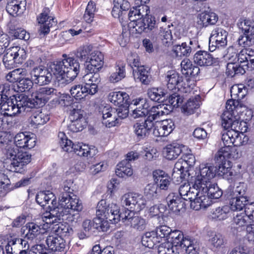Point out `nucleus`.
<instances>
[{
	"mask_svg": "<svg viewBox=\"0 0 254 254\" xmlns=\"http://www.w3.org/2000/svg\"><path fill=\"white\" fill-rule=\"evenodd\" d=\"M125 212L120 213V208L116 203L107 204L106 200H100L97 206V217L94 219V226L99 231L107 232L110 223L116 224L122 221Z\"/></svg>",
	"mask_w": 254,
	"mask_h": 254,
	"instance_id": "f257e3e1",
	"label": "nucleus"
},
{
	"mask_svg": "<svg viewBox=\"0 0 254 254\" xmlns=\"http://www.w3.org/2000/svg\"><path fill=\"white\" fill-rule=\"evenodd\" d=\"M216 169L213 166L202 164L199 171L194 177V186L204 192L210 199H218L222 195V191L215 183L211 182L215 176Z\"/></svg>",
	"mask_w": 254,
	"mask_h": 254,
	"instance_id": "f03ea898",
	"label": "nucleus"
},
{
	"mask_svg": "<svg viewBox=\"0 0 254 254\" xmlns=\"http://www.w3.org/2000/svg\"><path fill=\"white\" fill-rule=\"evenodd\" d=\"M242 104L236 100H228L226 104V110L222 116V126L226 129L230 128L229 130L236 132H242V126H245L246 123L240 122L239 117L236 115L240 108Z\"/></svg>",
	"mask_w": 254,
	"mask_h": 254,
	"instance_id": "7ed1b4c3",
	"label": "nucleus"
},
{
	"mask_svg": "<svg viewBox=\"0 0 254 254\" xmlns=\"http://www.w3.org/2000/svg\"><path fill=\"white\" fill-rule=\"evenodd\" d=\"M45 216V220L41 221L28 222L22 228L25 238L33 240L40 235L45 234L47 230L55 223L60 222L59 215L55 216V212Z\"/></svg>",
	"mask_w": 254,
	"mask_h": 254,
	"instance_id": "20e7f679",
	"label": "nucleus"
},
{
	"mask_svg": "<svg viewBox=\"0 0 254 254\" xmlns=\"http://www.w3.org/2000/svg\"><path fill=\"white\" fill-rule=\"evenodd\" d=\"M5 163L9 164V170L21 173L24 167L31 161V155L27 152H19L15 146H9L5 153Z\"/></svg>",
	"mask_w": 254,
	"mask_h": 254,
	"instance_id": "39448f33",
	"label": "nucleus"
},
{
	"mask_svg": "<svg viewBox=\"0 0 254 254\" xmlns=\"http://www.w3.org/2000/svg\"><path fill=\"white\" fill-rule=\"evenodd\" d=\"M248 140L247 137L242 132H236L233 130L225 131L222 135V140L224 146L218 151V155L228 157L230 155V146L234 145L240 146L244 144Z\"/></svg>",
	"mask_w": 254,
	"mask_h": 254,
	"instance_id": "423d86ee",
	"label": "nucleus"
},
{
	"mask_svg": "<svg viewBox=\"0 0 254 254\" xmlns=\"http://www.w3.org/2000/svg\"><path fill=\"white\" fill-rule=\"evenodd\" d=\"M61 220L60 222L53 224L54 227L52 228L57 234L48 236L46 239L48 248L53 251L62 252L65 247V241L59 235L66 233L68 229L61 223Z\"/></svg>",
	"mask_w": 254,
	"mask_h": 254,
	"instance_id": "0eeeda50",
	"label": "nucleus"
},
{
	"mask_svg": "<svg viewBox=\"0 0 254 254\" xmlns=\"http://www.w3.org/2000/svg\"><path fill=\"white\" fill-rule=\"evenodd\" d=\"M121 202L127 207V210L132 212H138L146 206V201L140 194L128 192L124 194L121 198Z\"/></svg>",
	"mask_w": 254,
	"mask_h": 254,
	"instance_id": "6e6552de",
	"label": "nucleus"
},
{
	"mask_svg": "<svg viewBox=\"0 0 254 254\" xmlns=\"http://www.w3.org/2000/svg\"><path fill=\"white\" fill-rule=\"evenodd\" d=\"M3 58V63L6 68L11 69L17 64H20L26 58V52L18 46L13 47L6 50Z\"/></svg>",
	"mask_w": 254,
	"mask_h": 254,
	"instance_id": "1a4fd4ad",
	"label": "nucleus"
},
{
	"mask_svg": "<svg viewBox=\"0 0 254 254\" xmlns=\"http://www.w3.org/2000/svg\"><path fill=\"white\" fill-rule=\"evenodd\" d=\"M59 211H63L61 216H64L69 210H73L77 212L81 211L83 209L82 204L78 197L74 195L72 196L68 194H63L59 198Z\"/></svg>",
	"mask_w": 254,
	"mask_h": 254,
	"instance_id": "9d476101",
	"label": "nucleus"
},
{
	"mask_svg": "<svg viewBox=\"0 0 254 254\" xmlns=\"http://www.w3.org/2000/svg\"><path fill=\"white\" fill-rule=\"evenodd\" d=\"M36 200L37 202L41 206H45L47 204L51 202V205H49L50 209V212L48 214H51L52 213L55 212V216L59 215V218H61V215H63V211H59V205H57V200L55 194L50 190H45L39 192L36 196Z\"/></svg>",
	"mask_w": 254,
	"mask_h": 254,
	"instance_id": "9b49d317",
	"label": "nucleus"
},
{
	"mask_svg": "<svg viewBox=\"0 0 254 254\" xmlns=\"http://www.w3.org/2000/svg\"><path fill=\"white\" fill-rule=\"evenodd\" d=\"M103 118V124L108 127H115L118 123V118L124 119L127 117V112L122 114L115 108H111L110 105H106L100 108V111Z\"/></svg>",
	"mask_w": 254,
	"mask_h": 254,
	"instance_id": "f8f14e48",
	"label": "nucleus"
},
{
	"mask_svg": "<svg viewBox=\"0 0 254 254\" xmlns=\"http://www.w3.org/2000/svg\"><path fill=\"white\" fill-rule=\"evenodd\" d=\"M228 32L221 27H216L211 32L209 38V49L213 52L216 48H223L227 44Z\"/></svg>",
	"mask_w": 254,
	"mask_h": 254,
	"instance_id": "ddd939ff",
	"label": "nucleus"
},
{
	"mask_svg": "<svg viewBox=\"0 0 254 254\" xmlns=\"http://www.w3.org/2000/svg\"><path fill=\"white\" fill-rule=\"evenodd\" d=\"M83 111L78 109H73L69 115L71 121L68 126L69 129L76 132L82 130L87 125L86 119L83 117Z\"/></svg>",
	"mask_w": 254,
	"mask_h": 254,
	"instance_id": "4468645a",
	"label": "nucleus"
},
{
	"mask_svg": "<svg viewBox=\"0 0 254 254\" xmlns=\"http://www.w3.org/2000/svg\"><path fill=\"white\" fill-rule=\"evenodd\" d=\"M122 222L126 225L138 230L143 231L146 228L147 223L145 219L135 215V213L129 210L125 211L124 216H123Z\"/></svg>",
	"mask_w": 254,
	"mask_h": 254,
	"instance_id": "2eb2a0df",
	"label": "nucleus"
},
{
	"mask_svg": "<svg viewBox=\"0 0 254 254\" xmlns=\"http://www.w3.org/2000/svg\"><path fill=\"white\" fill-rule=\"evenodd\" d=\"M50 10L48 8L43 9L42 12L37 17V21L40 24L39 32L40 34H47L51 27L56 25V21L52 16L49 15Z\"/></svg>",
	"mask_w": 254,
	"mask_h": 254,
	"instance_id": "dca6fc26",
	"label": "nucleus"
},
{
	"mask_svg": "<svg viewBox=\"0 0 254 254\" xmlns=\"http://www.w3.org/2000/svg\"><path fill=\"white\" fill-rule=\"evenodd\" d=\"M174 124L171 120L156 121L153 124L152 133L156 137H163L168 135L173 130Z\"/></svg>",
	"mask_w": 254,
	"mask_h": 254,
	"instance_id": "f3484780",
	"label": "nucleus"
},
{
	"mask_svg": "<svg viewBox=\"0 0 254 254\" xmlns=\"http://www.w3.org/2000/svg\"><path fill=\"white\" fill-rule=\"evenodd\" d=\"M30 75L32 81L40 85L48 84L52 79V74L47 69L41 66L34 67Z\"/></svg>",
	"mask_w": 254,
	"mask_h": 254,
	"instance_id": "a211bd4d",
	"label": "nucleus"
},
{
	"mask_svg": "<svg viewBox=\"0 0 254 254\" xmlns=\"http://www.w3.org/2000/svg\"><path fill=\"white\" fill-rule=\"evenodd\" d=\"M70 151L67 152H74L77 155L89 159L93 157L97 153V149L93 146H89L82 143H73L70 146Z\"/></svg>",
	"mask_w": 254,
	"mask_h": 254,
	"instance_id": "6ab92c4d",
	"label": "nucleus"
},
{
	"mask_svg": "<svg viewBox=\"0 0 254 254\" xmlns=\"http://www.w3.org/2000/svg\"><path fill=\"white\" fill-rule=\"evenodd\" d=\"M14 143L17 148L30 149L35 146L36 139L30 132H19L14 137Z\"/></svg>",
	"mask_w": 254,
	"mask_h": 254,
	"instance_id": "aec40b11",
	"label": "nucleus"
},
{
	"mask_svg": "<svg viewBox=\"0 0 254 254\" xmlns=\"http://www.w3.org/2000/svg\"><path fill=\"white\" fill-rule=\"evenodd\" d=\"M198 47L196 41L190 40L188 43L184 42L181 45L173 46L172 51L174 56L177 58L188 57L190 55L192 51L195 50Z\"/></svg>",
	"mask_w": 254,
	"mask_h": 254,
	"instance_id": "412c9836",
	"label": "nucleus"
},
{
	"mask_svg": "<svg viewBox=\"0 0 254 254\" xmlns=\"http://www.w3.org/2000/svg\"><path fill=\"white\" fill-rule=\"evenodd\" d=\"M157 27L155 18L148 14L147 16H144L141 20L137 21L135 23L133 28L138 33L144 32H149L153 31Z\"/></svg>",
	"mask_w": 254,
	"mask_h": 254,
	"instance_id": "4be33fe9",
	"label": "nucleus"
},
{
	"mask_svg": "<svg viewBox=\"0 0 254 254\" xmlns=\"http://www.w3.org/2000/svg\"><path fill=\"white\" fill-rule=\"evenodd\" d=\"M155 184L162 190H168L171 184V179L169 175L161 170H154L152 173Z\"/></svg>",
	"mask_w": 254,
	"mask_h": 254,
	"instance_id": "5701e85b",
	"label": "nucleus"
},
{
	"mask_svg": "<svg viewBox=\"0 0 254 254\" xmlns=\"http://www.w3.org/2000/svg\"><path fill=\"white\" fill-rule=\"evenodd\" d=\"M98 71H90L82 77V82L89 88V94L94 95L97 92L98 84L100 82Z\"/></svg>",
	"mask_w": 254,
	"mask_h": 254,
	"instance_id": "b1692460",
	"label": "nucleus"
},
{
	"mask_svg": "<svg viewBox=\"0 0 254 254\" xmlns=\"http://www.w3.org/2000/svg\"><path fill=\"white\" fill-rule=\"evenodd\" d=\"M212 201L200 189L197 190V195L190 201V207L195 210L204 209L209 206Z\"/></svg>",
	"mask_w": 254,
	"mask_h": 254,
	"instance_id": "393cba45",
	"label": "nucleus"
},
{
	"mask_svg": "<svg viewBox=\"0 0 254 254\" xmlns=\"http://www.w3.org/2000/svg\"><path fill=\"white\" fill-rule=\"evenodd\" d=\"M63 57L66 74H68V77L75 78L80 69V64L78 60L66 54H64Z\"/></svg>",
	"mask_w": 254,
	"mask_h": 254,
	"instance_id": "a878e982",
	"label": "nucleus"
},
{
	"mask_svg": "<svg viewBox=\"0 0 254 254\" xmlns=\"http://www.w3.org/2000/svg\"><path fill=\"white\" fill-rule=\"evenodd\" d=\"M104 56L102 53L97 50L91 53L87 63V68L89 71H99L103 65Z\"/></svg>",
	"mask_w": 254,
	"mask_h": 254,
	"instance_id": "bb28decb",
	"label": "nucleus"
},
{
	"mask_svg": "<svg viewBox=\"0 0 254 254\" xmlns=\"http://www.w3.org/2000/svg\"><path fill=\"white\" fill-rule=\"evenodd\" d=\"M194 62L200 66H210L218 64V58H213L211 55L205 51H198L193 57Z\"/></svg>",
	"mask_w": 254,
	"mask_h": 254,
	"instance_id": "cd10ccee",
	"label": "nucleus"
},
{
	"mask_svg": "<svg viewBox=\"0 0 254 254\" xmlns=\"http://www.w3.org/2000/svg\"><path fill=\"white\" fill-rule=\"evenodd\" d=\"M56 90L49 87H43L39 88L34 95V100L36 105L45 104L50 98L56 95Z\"/></svg>",
	"mask_w": 254,
	"mask_h": 254,
	"instance_id": "c85d7f7f",
	"label": "nucleus"
},
{
	"mask_svg": "<svg viewBox=\"0 0 254 254\" xmlns=\"http://www.w3.org/2000/svg\"><path fill=\"white\" fill-rule=\"evenodd\" d=\"M187 147L177 142L167 145L163 148V155L168 160L176 159Z\"/></svg>",
	"mask_w": 254,
	"mask_h": 254,
	"instance_id": "c756f323",
	"label": "nucleus"
},
{
	"mask_svg": "<svg viewBox=\"0 0 254 254\" xmlns=\"http://www.w3.org/2000/svg\"><path fill=\"white\" fill-rule=\"evenodd\" d=\"M149 11V7L146 5H136L131 8L128 16L132 27L135 25V23H137V21L141 20L144 16H147Z\"/></svg>",
	"mask_w": 254,
	"mask_h": 254,
	"instance_id": "7c9ffc66",
	"label": "nucleus"
},
{
	"mask_svg": "<svg viewBox=\"0 0 254 254\" xmlns=\"http://www.w3.org/2000/svg\"><path fill=\"white\" fill-rule=\"evenodd\" d=\"M218 19L217 14L212 11H204L198 14L197 24L199 28L206 27L209 25H214Z\"/></svg>",
	"mask_w": 254,
	"mask_h": 254,
	"instance_id": "2f4dec72",
	"label": "nucleus"
},
{
	"mask_svg": "<svg viewBox=\"0 0 254 254\" xmlns=\"http://www.w3.org/2000/svg\"><path fill=\"white\" fill-rule=\"evenodd\" d=\"M131 104L137 106L132 112V117L134 118H138L147 116L148 104L146 103L145 99L138 98L134 99L132 101Z\"/></svg>",
	"mask_w": 254,
	"mask_h": 254,
	"instance_id": "473e14b6",
	"label": "nucleus"
},
{
	"mask_svg": "<svg viewBox=\"0 0 254 254\" xmlns=\"http://www.w3.org/2000/svg\"><path fill=\"white\" fill-rule=\"evenodd\" d=\"M49 119V115L46 111L37 110L33 112L30 117V124L34 127H38L46 124Z\"/></svg>",
	"mask_w": 254,
	"mask_h": 254,
	"instance_id": "72a5a7b5",
	"label": "nucleus"
},
{
	"mask_svg": "<svg viewBox=\"0 0 254 254\" xmlns=\"http://www.w3.org/2000/svg\"><path fill=\"white\" fill-rule=\"evenodd\" d=\"M193 181L192 188L188 183L181 185L179 188V193L184 200L191 201L197 195V190L199 189L194 186V178Z\"/></svg>",
	"mask_w": 254,
	"mask_h": 254,
	"instance_id": "f704fd0d",
	"label": "nucleus"
},
{
	"mask_svg": "<svg viewBox=\"0 0 254 254\" xmlns=\"http://www.w3.org/2000/svg\"><path fill=\"white\" fill-rule=\"evenodd\" d=\"M112 14L115 18H119L130 7L128 0H114Z\"/></svg>",
	"mask_w": 254,
	"mask_h": 254,
	"instance_id": "c9c22d12",
	"label": "nucleus"
},
{
	"mask_svg": "<svg viewBox=\"0 0 254 254\" xmlns=\"http://www.w3.org/2000/svg\"><path fill=\"white\" fill-rule=\"evenodd\" d=\"M152 126L145 120L144 122H137L133 125V131L138 138H143L149 134Z\"/></svg>",
	"mask_w": 254,
	"mask_h": 254,
	"instance_id": "e433bc0d",
	"label": "nucleus"
},
{
	"mask_svg": "<svg viewBox=\"0 0 254 254\" xmlns=\"http://www.w3.org/2000/svg\"><path fill=\"white\" fill-rule=\"evenodd\" d=\"M164 109H165L164 105H159L157 106L151 107L149 110H148L147 117L145 120L153 125V124H154L153 122L154 121L159 119L163 115L168 114L167 111H164Z\"/></svg>",
	"mask_w": 254,
	"mask_h": 254,
	"instance_id": "4c0bfd02",
	"label": "nucleus"
},
{
	"mask_svg": "<svg viewBox=\"0 0 254 254\" xmlns=\"http://www.w3.org/2000/svg\"><path fill=\"white\" fill-rule=\"evenodd\" d=\"M0 110L4 115L7 116H12L19 113V109L15 104L13 96L6 99L5 102L2 104Z\"/></svg>",
	"mask_w": 254,
	"mask_h": 254,
	"instance_id": "58836bf2",
	"label": "nucleus"
},
{
	"mask_svg": "<svg viewBox=\"0 0 254 254\" xmlns=\"http://www.w3.org/2000/svg\"><path fill=\"white\" fill-rule=\"evenodd\" d=\"M166 201L169 209L173 212H179L183 207L182 199L174 193H170Z\"/></svg>",
	"mask_w": 254,
	"mask_h": 254,
	"instance_id": "ea45409f",
	"label": "nucleus"
},
{
	"mask_svg": "<svg viewBox=\"0 0 254 254\" xmlns=\"http://www.w3.org/2000/svg\"><path fill=\"white\" fill-rule=\"evenodd\" d=\"M165 81L167 82L168 88L173 90L183 81V77L177 71L169 70L166 73Z\"/></svg>",
	"mask_w": 254,
	"mask_h": 254,
	"instance_id": "a19ab883",
	"label": "nucleus"
},
{
	"mask_svg": "<svg viewBox=\"0 0 254 254\" xmlns=\"http://www.w3.org/2000/svg\"><path fill=\"white\" fill-rule=\"evenodd\" d=\"M134 78L142 83L147 85L151 81V76L148 70L143 65L133 70Z\"/></svg>",
	"mask_w": 254,
	"mask_h": 254,
	"instance_id": "79ce46f5",
	"label": "nucleus"
},
{
	"mask_svg": "<svg viewBox=\"0 0 254 254\" xmlns=\"http://www.w3.org/2000/svg\"><path fill=\"white\" fill-rule=\"evenodd\" d=\"M108 100L116 106H122L127 103L129 98L128 94L122 91L112 92L108 95Z\"/></svg>",
	"mask_w": 254,
	"mask_h": 254,
	"instance_id": "37998d69",
	"label": "nucleus"
},
{
	"mask_svg": "<svg viewBox=\"0 0 254 254\" xmlns=\"http://www.w3.org/2000/svg\"><path fill=\"white\" fill-rule=\"evenodd\" d=\"M209 242L214 249L223 248L227 243L225 237L222 234L216 232H211L209 234Z\"/></svg>",
	"mask_w": 254,
	"mask_h": 254,
	"instance_id": "c03bdc74",
	"label": "nucleus"
},
{
	"mask_svg": "<svg viewBox=\"0 0 254 254\" xmlns=\"http://www.w3.org/2000/svg\"><path fill=\"white\" fill-rule=\"evenodd\" d=\"M13 97L15 104L17 108L19 109V113L24 111L26 108H31L35 106L34 103L24 94H20Z\"/></svg>",
	"mask_w": 254,
	"mask_h": 254,
	"instance_id": "a18cd8bd",
	"label": "nucleus"
},
{
	"mask_svg": "<svg viewBox=\"0 0 254 254\" xmlns=\"http://www.w3.org/2000/svg\"><path fill=\"white\" fill-rule=\"evenodd\" d=\"M230 197V204L231 210H241L249 203V199L248 197L242 196H229Z\"/></svg>",
	"mask_w": 254,
	"mask_h": 254,
	"instance_id": "49530a36",
	"label": "nucleus"
},
{
	"mask_svg": "<svg viewBox=\"0 0 254 254\" xmlns=\"http://www.w3.org/2000/svg\"><path fill=\"white\" fill-rule=\"evenodd\" d=\"M215 160L218 162H221V164H219L217 168L213 166L216 169L215 173L217 171L218 176L229 180L233 175V173L231 171V168L229 164V162L226 161V159L222 161H217L216 159Z\"/></svg>",
	"mask_w": 254,
	"mask_h": 254,
	"instance_id": "de8ad7c7",
	"label": "nucleus"
},
{
	"mask_svg": "<svg viewBox=\"0 0 254 254\" xmlns=\"http://www.w3.org/2000/svg\"><path fill=\"white\" fill-rule=\"evenodd\" d=\"M70 92L72 97L77 100H79L89 94V88H88V86L85 85H74L71 87Z\"/></svg>",
	"mask_w": 254,
	"mask_h": 254,
	"instance_id": "09e8293b",
	"label": "nucleus"
},
{
	"mask_svg": "<svg viewBox=\"0 0 254 254\" xmlns=\"http://www.w3.org/2000/svg\"><path fill=\"white\" fill-rule=\"evenodd\" d=\"M141 243L143 246L150 249L160 243L159 238L156 236L154 231L146 232L142 236Z\"/></svg>",
	"mask_w": 254,
	"mask_h": 254,
	"instance_id": "8fccbe9b",
	"label": "nucleus"
},
{
	"mask_svg": "<svg viewBox=\"0 0 254 254\" xmlns=\"http://www.w3.org/2000/svg\"><path fill=\"white\" fill-rule=\"evenodd\" d=\"M231 208L228 205H224L214 209L212 211V218L217 220H223L230 215Z\"/></svg>",
	"mask_w": 254,
	"mask_h": 254,
	"instance_id": "3c124183",
	"label": "nucleus"
},
{
	"mask_svg": "<svg viewBox=\"0 0 254 254\" xmlns=\"http://www.w3.org/2000/svg\"><path fill=\"white\" fill-rule=\"evenodd\" d=\"M116 173L117 176L122 178L131 176L133 174V171L129 162H127V160L121 161L117 165Z\"/></svg>",
	"mask_w": 254,
	"mask_h": 254,
	"instance_id": "603ef678",
	"label": "nucleus"
},
{
	"mask_svg": "<svg viewBox=\"0 0 254 254\" xmlns=\"http://www.w3.org/2000/svg\"><path fill=\"white\" fill-rule=\"evenodd\" d=\"M238 26L243 34L254 36V20L250 19H241Z\"/></svg>",
	"mask_w": 254,
	"mask_h": 254,
	"instance_id": "864d4df0",
	"label": "nucleus"
},
{
	"mask_svg": "<svg viewBox=\"0 0 254 254\" xmlns=\"http://www.w3.org/2000/svg\"><path fill=\"white\" fill-rule=\"evenodd\" d=\"M149 98L153 101L162 102L165 99L166 93L161 88L153 87L149 88L147 91Z\"/></svg>",
	"mask_w": 254,
	"mask_h": 254,
	"instance_id": "5fc2aeb1",
	"label": "nucleus"
},
{
	"mask_svg": "<svg viewBox=\"0 0 254 254\" xmlns=\"http://www.w3.org/2000/svg\"><path fill=\"white\" fill-rule=\"evenodd\" d=\"M245 73V68L237 63L229 62L227 64L226 74L231 77L236 75H242Z\"/></svg>",
	"mask_w": 254,
	"mask_h": 254,
	"instance_id": "6e6d98bb",
	"label": "nucleus"
},
{
	"mask_svg": "<svg viewBox=\"0 0 254 254\" xmlns=\"http://www.w3.org/2000/svg\"><path fill=\"white\" fill-rule=\"evenodd\" d=\"M92 49L93 47L91 45H85L79 47L75 53L76 58L81 61H85L87 63L91 53L93 51Z\"/></svg>",
	"mask_w": 254,
	"mask_h": 254,
	"instance_id": "4d7b16f0",
	"label": "nucleus"
},
{
	"mask_svg": "<svg viewBox=\"0 0 254 254\" xmlns=\"http://www.w3.org/2000/svg\"><path fill=\"white\" fill-rule=\"evenodd\" d=\"M249 222L250 221L245 211L234 214L232 224L235 228H238L245 227Z\"/></svg>",
	"mask_w": 254,
	"mask_h": 254,
	"instance_id": "13d9d810",
	"label": "nucleus"
},
{
	"mask_svg": "<svg viewBox=\"0 0 254 254\" xmlns=\"http://www.w3.org/2000/svg\"><path fill=\"white\" fill-rule=\"evenodd\" d=\"M189 237H184L183 233L179 230H175L172 232L170 234L169 239L170 240V243L172 244L173 246L176 248L183 247L185 239L188 238Z\"/></svg>",
	"mask_w": 254,
	"mask_h": 254,
	"instance_id": "bf43d9fd",
	"label": "nucleus"
},
{
	"mask_svg": "<svg viewBox=\"0 0 254 254\" xmlns=\"http://www.w3.org/2000/svg\"><path fill=\"white\" fill-rule=\"evenodd\" d=\"M182 249H184L188 254H197L199 250L197 242L190 238L185 239Z\"/></svg>",
	"mask_w": 254,
	"mask_h": 254,
	"instance_id": "052dcab7",
	"label": "nucleus"
},
{
	"mask_svg": "<svg viewBox=\"0 0 254 254\" xmlns=\"http://www.w3.org/2000/svg\"><path fill=\"white\" fill-rule=\"evenodd\" d=\"M158 254H179L178 248L173 246L169 242L160 244L158 247Z\"/></svg>",
	"mask_w": 254,
	"mask_h": 254,
	"instance_id": "680f3d73",
	"label": "nucleus"
},
{
	"mask_svg": "<svg viewBox=\"0 0 254 254\" xmlns=\"http://www.w3.org/2000/svg\"><path fill=\"white\" fill-rule=\"evenodd\" d=\"M50 68L51 72L56 76H63L66 74L63 60L61 61H56L52 63Z\"/></svg>",
	"mask_w": 254,
	"mask_h": 254,
	"instance_id": "e2e57ef3",
	"label": "nucleus"
},
{
	"mask_svg": "<svg viewBox=\"0 0 254 254\" xmlns=\"http://www.w3.org/2000/svg\"><path fill=\"white\" fill-rule=\"evenodd\" d=\"M199 107V104L197 98L190 99L182 107V111L187 115H191Z\"/></svg>",
	"mask_w": 254,
	"mask_h": 254,
	"instance_id": "0e129e2a",
	"label": "nucleus"
},
{
	"mask_svg": "<svg viewBox=\"0 0 254 254\" xmlns=\"http://www.w3.org/2000/svg\"><path fill=\"white\" fill-rule=\"evenodd\" d=\"M95 11V4L92 1H90L86 6L83 16V18L87 23H90L93 21Z\"/></svg>",
	"mask_w": 254,
	"mask_h": 254,
	"instance_id": "69168bd1",
	"label": "nucleus"
},
{
	"mask_svg": "<svg viewBox=\"0 0 254 254\" xmlns=\"http://www.w3.org/2000/svg\"><path fill=\"white\" fill-rule=\"evenodd\" d=\"M154 231L158 238H159L160 242L162 241L163 239H166L169 240L170 234L172 232L171 228L166 225H162L157 227Z\"/></svg>",
	"mask_w": 254,
	"mask_h": 254,
	"instance_id": "338daca9",
	"label": "nucleus"
},
{
	"mask_svg": "<svg viewBox=\"0 0 254 254\" xmlns=\"http://www.w3.org/2000/svg\"><path fill=\"white\" fill-rule=\"evenodd\" d=\"M144 195L149 199H154L158 197L159 191L155 184H149L144 189Z\"/></svg>",
	"mask_w": 254,
	"mask_h": 254,
	"instance_id": "774afa93",
	"label": "nucleus"
}]
</instances>
